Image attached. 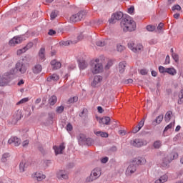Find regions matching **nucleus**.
Here are the masks:
<instances>
[{
  "instance_id": "obj_1",
  "label": "nucleus",
  "mask_w": 183,
  "mask_h": 183,
  "mask_svg": "<svg viewBox=\"0 0 183 183\" xmlns=\"http://www.w3.org/2000/svg\"><path fill=\"white\" fill-rule=\"evenodd\" d=\"M120 25L124 32H133V31L137 29V23L129 15H126L122 19Z\"/></svg>"
},
{
  "instance_id": "obj_2",
  "label": "nucleus",
  "mask_w": 183,
  "mask_h": 183,
  "mask_svg": "<svg viewBox=\"0 0 183 183\" xmlns=\"http://www.w3.org/2000/svg\"><path fill=\"white\" fill-rule=\"evenodd\" d=\"M16 78L14 74V70H9L0 76V86H6Z\"/></svg>"
},
{
  "instance_id": "obj_3",
  "label": "nucleus",
  "mask_w": 183,
  "mask_h": 183,
  "mask_svg": "<svg viewBox=\"0 0 183 183\" xmlns=\"http://www.w3.org/2000/svg\"><path fill=\"white\" fill-rule=\"evenodd\" d=\"M11 71H14V75L16 77V74L24 75V74H26V71L28 70V67L25 62H24V59L21 60H19L16 64L15 67L10 69Z\"/></svg>"
},
{
  "instance_id": "obj_4",
  "label": "nucleus",
  "mask_w": 183,
  "mask_h": 183,
  "mask_svg": "<svg viewBox=\"0 0 183 183\" xmlns=\"http://www.w3.org/2000/svg\"><path fill=\"white\" fill-rule=\"evenodd\" d=\"M177 158H178V154L177 153L164 156L159 163L161 168L163 169L169 168V164H171L174 159H177Z\"/></svg>"
},
{
  "instance_id": "obj_5",
  "label": "nucleus",
  "mask_w": 183,
  "mask_h": 183,
  "mask_svg": "<svg viewBox=\"0 0 183 183\" xmlns=\"http://www.w3.org/2000/svg\"><path fill=\"white\" fill-rule=\"evenodd\" d=\"M90 70L94 74H100L104 71V66L102 63H99V59H96L95 60H92L90 62Z\"/></svg>"
},
{
  "instance_id": "obj_6",
  "label": "nucleus",
  "mask_w": 183,
  "mask_h": 183,
  "mask_svg": "<svg viewBox=\"0 0 183 183\" xmlns=\"http://www.w3.org/2000/svg\"><path fill=\"white\" fill-rule=\"evenodd\" d=\"M101 168L97 167L93 169L90 174V177L86 178V182H92V181H95V179H98L99 177H101Z\"/></svg>"
},
{
  "instance_id": "obj_7",
  "label": "nucleus",
  "mask_w": 183,
  "mask_h": 183,
  "mask_svg": "<svg viewBox=\"0 0 183 183\" xmlns=\"http://www.w3.org/2000/svg\"><path fill=\"white\" fill-rule=\"evenodd\" d=\"M86 15V13H85L84 11H80L77 14L71 16L69 21L71 24H74L75 22H79V21H82V19L85 18Z\"/></svg>"
},
{
  "instance_id": "obj_8",
  "label": "nucleus",
  "mask_w": 183,
  "mask_h": 183,
  "mask_svg": "<svg viewBox=\"0 0 183 183\" xmlns=\"http://www.w3.org/2000/svg\"><path fill=\"white\" fill-rule=\"evenodd\" d=\"M129 49H131L133 52H139L144 49V46L141 44H135V42L130 41L127 44Z\"/></svg>"
},
{
  "instance_id": "obj_9",
  "label": "nucleus",
  "mask_w": 183,
  "mask_h": 183,
  "mask_svg": "<svg viewBox=\"0 0 183 183\" xmlns=\"http://www.w3.org/2000/svg\"><path fill=\"white\" fill-rule=\"evenodd\" d=\"M148 142L147 140H143L141 139H135L132 140L131 145L132 147H136L137 148H141V147H144V145H147Z\"/></svg>"
},
{
  "instance_id": "obj_10",
  "label": "nucleus",
  "mask_w": 183,
  "mask_h": 183,
  "mask_svg": "<svg viewBox=\"0 0 183 183\" xmlns=\"http://www.w3.org/2000/svg\"><path fill=\"white\" fill-rule=\"evenodd\" d=\"M24 40H25L24 35L15 36L9 41V44L11 46L14 45H18V44H21Z\"/></svg>"
},
{
  "instance_id": "obj_11",
  "label": "nucleus",
  "mask_w": 183,
  "mask_h": 183,
  "mask_svg": "<svg viewBox=\"0 0 183 183\" xmlns=\"http://www.w3.org/2000/svg\"><path fill=\"white\" fill-rule=\"evenodd\" d=\"M124 18V13L122 11H117L112 15V18L109 20V24H114L115 21H119Z\"/></svg>"
},
{
  "instance_id": "obj_12",
  "label": "nucleus",
  "mask_w": 183,
  "mask_h": 183,
  "mask_svg": "<svg viewBox=\"0 0 183 183\" xmlns=\"http://www.w3.org/2000/svg\"><path fill=\"white\" fill-rule=\"evenodd\" d=\"M137 171V165L134 164L132 162H130L126 170V175H132Z\"/></svg>"
},
{
  "instance_id": "obj_13",
  "label": "nucleus",
  "mask_w": 183,
  "mask_h": 183,
  "mask_svg": "<svg viewBox=\"0 0 183 183\" xmlns=\"http://www.w3.org/2000/svg\"><path fill=\"white\" fill-rule=\"evenodd\" d=\"M56 177L58 179H68L69 177L68 176V172L65 170H59L56 173Z\"/></svg>"
},
{
  "instance_id": "obj_14",
  "label": "nucleus",
  "mask_w": 183,
  "mask_h": 183,
  "mask_svg": "<svg viewBox=\"0 0 183 183\" xmlns=\"http://www.w3.org/2000/svg\"><path fill=\"white\" fill-rule=\"evenodd\" d=\"M21 141L20 140V139L16 137H11L8 140V144H13V145H14V147H19V145H21Z\"/></svg>"
},
{
  "instance_id": "obj_15",
  "label": "nucleus",
  "mask_w": 183,
  "mask_h": 183,
  "mask_svg": "<svg viewBox=\"0 0 183 183\" xmlns=\"http://www.w3.org/2000/svg\"><path fill=\"white\" fill-rule=\"evenodd\" d=\"M32 177L34 179H36V181H43V179H45L46 178V176L44 174L41 172H36V173L33 174Z\"/></svg>"
},
{
  "instance_id": "obj_16",
  "label": "nucleus",
  "mask_w": 183,
  "mask_h": 183,
  "mask_svg": "<svg viewBox=\"0 0 183 183\" xmlns=\"http://www.w3.org/2000/svg\"><path fill=\"white\" fill-rule=\"evenodd\" d=\"M77 63L79 65V68L80 70L83 71L84 69H86V68H88V62L85 61L84 59H79L77 60Z\"/></svg>"
},
{
  "instance_id": "obj_17",
  "label": "nucleus",
  "mask_w": 183,
  "mask_h": 183,
  "mask_svg": "<svg viewBox=\"0 0 183 183\" xmlns=\"http://www.w3.org/2000/svg\"><path fill=\"white\" fill-rule=\"evenodd\" d=\"M145 124V117H144L137 124V126H136L133 130L132 132L133 134H137V132H139V131H141V128H142V127H144V124Z\"/></svg>"
},
{
  "instance_id": "obj_18",
  "label": "nucleus",
  "mask_w": 183,
  "mask_h": 183,
  "mask_svg": "<svg viewBox=\"0 0 183 183\" xmlns=\"http://www.w3.org/2000/svg\"><path fill=\"white\" fill-rule=\"evenodd\" d=\"M96 118L99 120V124H102V125H108L111 122V118H109V117H104L101 118L98 116H96Z\"/></svg>"
},
{
  "instance_id": "obj_19",
  "label": "nucleus",
  "mask_w": 183,
  "mask_h": 183,
  "mask_svg": "<svg viewBox=\"0 0 183 183\" xmlns=\"http://www.w3.org/2000/svg\"><path fill=\"white\" fill-rule=\"evenodd\" d=\"M50 65H51L53 71H56L57 69H61V66H62V64L56 61V59L51 60Z\"/></svg>"
},
{
  "instance_id": "obj_20",
  "label": "nucleus",
  "mask_w": 183,
  "mask_h": 183,
  "mask_svg": "<svg viewBox=\"0 0 183 183\" xmlns=\"http://www.w3.org/2000/svg\"><path fill=\"white\" fill-rule=\"evenodd\" d=\"M33 74L38 75L42 72V65L39 64H36L31 69Z\"/></svg>"
},
{
  "instance_id": "obj_21",
  "label": "nucleus",
  "mask_w": 183,
  "mask_h": 183,
  "mask_svg": "<svg viewBox=\"0 0 183 183\" xmlns=\"http://www.w3.org/2000/svg\"><path fill=\"white\" fill-rule=\"evenodd\" d=\"M53 149L54 150L56 155H59V154H62L63 149H65V145L64 143H61L59 147L54 146Z\"/></svg>"
},
{
  "instance_id": "obj_22",
  "label": "nucleus",
  "mask_w": 183,
  "mask_h": 183,
  "mask_svg": "<svg viewBox=\"0 0 183 183\" xmlns=\"http://www.w3.org/2000/svg\"><path fill=\"white\" fill-rule=\"evenodd\" d=\"M38 56L39 59V61H41V62H44L46 59V57L45 56V48L41 47L38 53Z\"/></svg>"
},
{
  "instance_id": "obj_23",
  "label": "nucleus",
  "mask_w": 183,
  "mask_h": 183,
  "mask_svg": "<svg viewBox=\"0 0 183 183\" xmlns=\"http://www.w3.org/2000/svg\"><path fill=\"white\" fill-rule=\"evenodd\" d=\"M102 81V77L101 76H94L91 85L92 86H93V88H95L97 85H98V84H99V82H101Z\"/></svg>"
},
{
  "instance_id": "obj_24",
  "label": "nucleus",
  "mask_w": 183,
  "mask_h": 183,
  "mask_svg": "<svg viewBox=\"0 0 183 183\" xmlns=\"http://www.w3.org/2000/svg\"><path fill=\"white\" fill-rule=\"evenodd\" d=\"M168 181V174H164L160 177L159 179H157L154 181V183H165Z\"/></svg>"
},
{
  "instance_id": "obj_25",
  "label": "nucleus",
  "mask_w": 183,
  "mask_h": 183,
  "mask_svg": "<svg viewBox=\"0 0 183 183\" xmlns=\"http://www.w3.org/2000/svg\"><path fill=\"white\" fill-rule=\"evenodd\" d=\"M127 66V61H122L119 64V71L120 74H124L125 72V68Z\"/></svg>"
},
{
  "instance_id": "obj_26",
  "label": "nucleus",
  "mask_w": 183,
  "mask_h": 183,
  "mask_svg": "<svg viewBox=\"0 0 183 183\" xmlns=\"http://www.w3.org/2000/svg\"><path fill=\"white\" fill-rule=\"evenodd\" d=\"M162 119H164V115H159L153 122L152 125L154 127L158 125L160 122H162Z\"/></svg>"
},
{
  "instance_id": "obj_27",
  "label": "nucleus",
  "mask_w": 183,
  "mask_h": 183,
  "mask_svg": "<svg viewBox=\"0 0 183 183\" xmlns=\"http://www.w3.org/2000/svg\"><path fill=\"white\" fill-rule=\"evenodd\" d=\"M59 79V76L56 74H53L51 76L47 77V82H51V81H56Z\"/></svg>"
},
{
  "instance_id": "obj_28",
  "label": "nucleus",
  "mask_w": 183,
  "mask_h": 183,
  "mask_svg": "<svg viewBox=\"0 0 183 183\" xmlns=\"http://www.w3.org/2000/svg\"><path fill=\"white\" fill-rule=\"evenodd\" d=\"M28 168V164L26 162H21L19 164V171L20 172H25Z\"/></svg>"
},
{
  "instance_id": "obj_29",
  "label": "nucleus",
  "mask_w": 183,
  "mask_h": 183,
  "mask_svg": "<svg viewBox=\"0 0 183 183\" xmlns=\"http://www.w3.org/2000/svg\"><path fill=\"white\" fill-rule=\"evenodd\" d=\"M177 104H179V105H182L183 104V89H182L178 93Z\"/></svg>"
},
{
  "instance_id": "obj_30",
  "label": "nucleus",
  "mask_w": 183,
  "mask_h": 183,
  "mask_svg": "<svg viewBox=\"0 0 183 183\" xmlns=\"http://www.w3.org/2000/svg\"><path fill=\"white\" fill-rule=\"evenodd\" d=\"M94 134L97 137H102V138H108L109 137V134L105 132H94Z\"/></svg>"
},
{
  "instance_id": "obj_31",
  "label": "nucleus",
  "mask_w": 183,
  "mask_h": 183,
  "mask_svg": "<svg viewBox=\"0 0 183 183\" xmlns=\"http://www.w3.org/2000/svg\"><path fill=\"white\" fill-rule=\"evenodd\" d=\"M166 74H169V75H177V70L174 69V67L167 68Z\"/></svg>"
},
{
  "instance_id": "obj_32",
  "label": "nucleus",
  "mask_w": 183,
  "mask_h": 183,
  "mask_svg": "<svg viewBox=\"0 0 183 183\" xmlns=\"http://www.w3.org/2000/svg\"><path fill=\"white\" fill-rule=\"evenodd\" d=\"M135 162L137 165H144V164H147V160L144 157H139L135 159Z\"/></svg>"
},
{
  "instance_id": "obj_33",
  "label": "nucleus",
  "mask_w": 183,
  "mask_h": 183,
  "mask_svg": "<svg viewBox=\"0 0 183 183\" xmlns=\"http://www.w3.org/2000/svg\"><path fill=\"white\" fill-rule=\"evenodd\" d=\"M107 44H108L107 39H101V40H98L96 42V45H97V46H105Z\"/></svg>"
},
{
  "instance_id": "obj_34",
  "label": "nucleus",
  "mask_w": 183,
  "mask_h": 183,
  "mask_svg": "<svg viewBox=\"0 0 183 183\" xmlns=\"http://www.w3.org/2000/svg\"><path fill=\"white\" fill-rule=\"evenodd\" d=\"M56 96L53 95L49 99V104H50L51 106L55 105V104H56Z\"/></svg>"
},
{
  "instance_id": "obj_35",
  "label": "nucleus",
  "mask_w": 183,
  "mask_h": 183,
  "mask_svg": "<svg viewBox=\"0 0 183 183\" xmlns=\"http://www.w3.org/2000/svg\"><path fill=\"white\" fill-rule=\"evenodd\" d=\"M153 147L155 149H159L160 147H162V142L161 140H157L154 142Z\"/></svg>"
},
{
  "instance_id": "obj_36",
  "label": "nucleus",
  "mask_w": 183,
  "mask_h": 183,
  "mask_svg": "<svg viewBox=\"0 0 183 183\" xmlns=\"http://www.w3.org/2000/svg\"><path fill=\"white\" fill-rule=\"evenodd\" d=\"M75 102H78V96H74L73 97H70L67 100V104H75Z\"/></svg>"
},
{
  "instance_id": "obj_37",
  "label": "nucleus",
  "mask_w": 183,
  "mask_h": 183,
  "mask_svg": "<svg viewBox=\"0 0 183 183\" xmlns=\"http://www.w3.org/2000/svg\"><path fill=\"white\" fill-rule=\"evenodd\" d=\"M21 118H22V116L21 115H14L13 116V119L11 120V124H16L18 122V121H19L21 119Z\"/></svg>"
},
{
  "instance_id": "obj_38",
  "label": "nucleus",
  "mask_w": 183,
  "mask_h": 183,
  "mask_svg": "<svg viewBox=\"0 0 183 183\" xmlns=\"http://www.w3.org/2000/svg\"><path fill=\"white\" fill-rule=\"evenodd\" d=\"M125 49V46L121 44H117V51L118 52H122V51H124Z\"/></svg>"
},
{
  "instance_id": "obj_39",
  "label": "nucleus",
  "mask_w": 183,
  "mask_h": 183,
  "mask_svg": "<svg viewBox=\"0 0 183 183\" xmlns=\"http://www.w3.org/2000/svg\"><path fill=\"white\" fill-rule=\"evenodd\" d=\"M71 41H61L59 44L60 46H68V45H70Z\"/></svg>"
},
{
  "instance_id": "obj_40",
  "label": "nucleus",
  "mask_w": 183,
  "mask_h": 183,
  "mask_svg": "<svg viewBox=\"0 0 183 183\" xmlns=\"http://www.w3.org/2000/svg\"><path fill=\"white\" fill-rule=\"evenodd\" d=\"M174 122H171L170 124H169L164 129V132H167V131H169V129H172V128H174Z\"/></svg>"
},
{
  "instance_id": "obj_41",
  "label": "nucleus",
  "mask_w": 183,
  "mask_h": 183,
  "mask_svg": "<svg viewBox=\"0 0 183 183\" xmlns=\"http://www.w3.org/2000/svg\"><path fill=\"white\" fill-rule=\"evenodd\" d=\"M146 29L149 32H154V31H155V29H156V27H155V26H153V25H147L146 26Z\"/></svg>"
},
{
  "instance_id": "obj_42",
  "label": "nucleus",
  "mask_w": 183,
  "mask_h": 183,
  "mask_svg": "<svg viewBox=\"0 0 183 183\" xmlns=\"http://www.w3.org/2000/svg\"><path fill=\"white\" fill-rule=\"evenodd\" d=\"M29 101V98L24 97V98L21 99L20 101H19L16 103V105H21V104H25V102H28Z\"/></svg>"
},
{
  "instance_id": "obj_43",
  "label": "nucleus",
  "mask_w": 183,
  "mask_h": 183,
  "mask_svg": "<svg viewBox=\"0 0 183 183\" xmlns=\"http://www.w3.org/2000/svg\"><path fill=\"white\" fill-rule=\"evenodd\" d=\"M9 157H10L9 153L4 154L2 157H1V161L3 162H6V161H8V158H9Z\"/></svg>"
},
{
  "instance_id": "obj_44",
  "label": "nucleus",
  "mask_w": 183,
  "mask_h": 183,
  "mask_svg": "<svg viewBox=\"0 0 183 183\" xmlns=\"http://www.w3.org/2000/svg\"><path fill=\"white\" fill-rule=\"evenodd\" d=\"M58 16V11L54 10L50 14L51 19H55Z\"/></svg>"
},
{
  "instance_id": "obj_45",
  "label": "nucleus",
  "mask_w": 183,
  "mask_h": 183,
  "mask_svg": "<svg viewBox=\"0 0 183 183\" xmlns=\"http://www.w3.org/2000/svg\"><path fill=\"white\" fill-rule=\"evenodd\" d=\"M77 139L79 141H80V142H84V141H85L86 138H85V134H80L77 136Z\"/></svg>"
},
{
  "instance_id": "obj_46",
  "label": "nucleus",
  "mask_w": 183,
  "mask_h": 183,
  "mask_svg": "<svg viewBox=\"0 0 183 183\" xmlns=\"http://www.w3.org/2000/svg\"><path fill=\"white\" fill-rule=\"evenodd\" d=\"M172 58L175 61V62H178V61H179V56H178L177 53H172Z\"/></svg>"
},
{
  "instance_id": "obj_47",
  "label": "nucleus",
  "mask_w": 183,
  "mask_h": 183,
  "mask_svg": "<svg viewBox=\"0 0 183 183\" xmlns=\"http://www.w3.org/2000/svg\"><path fill=\"white\" fill-rule=\"evenodd\" d=\"M112 65H114V61L112 60H109L105 66V69H109Z\"/></svg>"
},
{
  "instance_id": "obj_48",
  "label": "nucleus",
  "mask_w": 183,
  "mask_h": 183,
  "mask_svg": "<svg viewBox=\"0 0 183 183\" xmlns=\"http://www.w3.org/2000/svg\"><path fill=\"white\" fill-rule=\"evenodd\" d=\"M34 46V43L33 42H29L24 48L26 49V51H28V49H31Z\"/></svg>"
},
{
  "instance_id": "obj_49",
  "label": "nucleus",
  "mask_w": 183,
  "mask_h": 183,
  "mask_svg": "<svg viewBox=\"0 0 183 183\" xmlns=\"http://www.w3.org/2000/svg\"><path fill=\"white\" fill-rule=\"evenodd\" d=\"M159 71L160 74H167V68L164 67L163 66H159Z\"/></svg>"
},
{
  "instance_id": "obj_50",
  "label": "nucleus",
  "mask_w": 183,
  "mask_h": 183,
  "mask_svg": "<svg viewBox=\"0 0 183 183\" xmlns=\"http://www.w3.org/2000/svg\"><path fill=\"white\" fill-rule=\"evenodd\" d=\"M56 112H57V114H62V112H64V106L57 107Z\"/></svg>"
},
{
  "instance_id": "obj_51",
  "label": "nucleus",
  "mask_w": 183,
  "mask_h": 183,
  "mask_svg": "<svg viewBox=\"0 0 183 183\" xmlns=\"http://www.w3.org/2000/svg\"><path fill=\"white\" fill-rule=\"evenodd\" d=\"M25 52H26V50L24 49V47H23L22 49H20L17 50L16 54L17 55H22V54H25Z\"/></svg>"
},
{
  "instance_id": "obj_52",
  "label": "nucleus",
  "mask_w": 183,
  "mask_h": 183,
  "mask_svg": "<svg viewBox=\"0 0 183 183\" xmlns=\"http://www.w3.org/2000/svg\"><path fill=\"white\" fill-rule=\"evenodd\" d=\"M66 131H68V132H71V131L74 129V127H72V124H71V123H68L66 127Z\"/></svg>"
},
{
  "instance_id": "obj_53",
  "label": "nucleus",
  "mask_w": 183,
  "mask_h": 183,
  "mask_svg": "<svg viewBox=\"0 0 183 183\" xmlns=\"http://www.w3.org/2000/svg\"><path fill=\"white\" fill-rule=\"evenodd\" d=\"M172 11H181V6L176 4L172 6Z\"/></svg>"
},
{
  "instance_id": "obj_54",
  "label": "nucleus",
  "mask_w": 183,
  "mask_h": 183,
  "mask_svg": "<svg viewBox=\"0 0 183 183\" xmlns=\"http://www.w3.org/2000/svg\"><path fill=\"white\" fill-rule=\"evenodd\" d=\"M134 11H135V8L134 7V6H131L129 9H128V14H129L130 15H132L134 14Z\"/></svg>"
},
{
  "instance_id": "obj_55",
  "label": "nucleus",
  "mask_w": 183,
  "mask_h": 183,
  "mask_svg": "<svg viewBox=\"0 0 183 183\" xmlns=\"http://www.w3.org/2000/svg\"><path fill=\"white\" fill-rule=\"evenodd\" d=\"M169 64H171V60L169 59V55H167L165 59L164 65H169Z\"/></svg>"
},
{
  "instance_id": "obj_56",
  "label": "nucleus",
  "mask_w": 183,
  "mask_h": 183,
  "mask_svg": "<svg viewBox=\"0 0 183 183\" xmlns=\"http://www.w3.org/2000/svg\"><path fill=\"white\" fill-rule=\"evenodd\" d=\"M55 34H56V31L52 29H49V31L48 32V35H50V36H54V35H55Z\"/></svg>"
},
{
  "instance_id": "obj_57",
  "label": "nucleus",
  "mask_w": 183,
  "mask_h": 183,
  "mask_svg": "<svg viewBox=\"0 0 183 183\" xmlns=\"http://www.w3.org/2000/svg\"><path fill=\"white\" fill-rule=\"evenodd\" d=\"M29 144V140H25L22 143V147L25 148V147H28Z\"/></svg>"
},
{
  "instance_id": "obj_58",
  "label": "nucleus",
  "mask_w": 183,
  "mask_h": 183,
  "mask_svg": "<svg viewBox=\"0 0 183 183\" xmlns=\"http://www.w3.org/2000/svg\"><path fill=\"white\" fill-rule=\"evenodd\" d=\"M108 157H104L101 159L102 164H107L108 162Z\"/></svg>"
},
{
  "instance_id": "obj_59",
  "label": "nucleus",
  "mask_w": 183,
  "mask_h": 183,
  "mask_svg": "<svg viewBox=\"0 0 183 183\" xmlns=\"http://www.w3.org/2000/svg\"><path fill=\"white\" fill-rule=\"evenodd\" d=\"M132 82H134L132 79H127L124 81V84H132Z\"/></svg>"
},
{
  "instance_id": "obj_60",
  "label": "nucleus",
  "mask_w": 183,
  "mask_h": 183,
  "mask_svg": "<svg viewBox=\"0 0 183 183\" xmlns=\"http://www.w3.org/2000/svg\"><path fill=\"white\" fill-rule=\"evenodd\" d=\"M97 111L99 114H102V112H104V109H102V107L99 106L97 107Z\"/></svg>"
},
{
  "instance_id": "obj_61",
  "label": "nucleus",
  "mask_w": 183,
  "mask_h": 183,
  "mask_svg": "<svg viewBox=\"0 0 183 183\" xmlns=\"http://www.w3.org/2000/svg\"><path fill=\"white\" fill-rule=\"evenodd\" d=\"M162 28H164V24L163 23H159L158 26H157V29L159 31H161V29H162Z\"/></svg>"
},
{
  "instance_id": "obj_62",
  "label": "nucleus",
  "mask_w": 183,
  "mask_h": 183,
  "mask_svg": "<svg viewBox=\"0 0 183 183\" xmlns=\"http://www.w3.org/2000/svg\"><path fill=\"white\" fill-rule=\"evenodd\" d=\"M140 74L141 75H147V74H148V71H147V69H142L140 71Z\"/></svg>"
},
{
  "instance_id": "obj_63",
  "label": "nucleus",
  "mask_w": 183,
  "mask_h": 183,
  "mask_svg": "<svg viewBox=\"0 0 183 183\" xmlns=\"http://www.w3.org/2000/svg\"><path fill=\"white\" fill-rule=\"evenodd\" d=\"M164 119L167 122H169V119H171V115H165Z\"/></svg>"
},
{
  "instance_id": "obj_64",
  "label": "nucleus",
  "mask_w": 183,
  "mask_h": 183,
  "mask_svg": "<svg viewBox=\"0 0 183 183\" xmlns=\"http://www.w3.org/2000/svg\"><path fill=\"white\" fill-rule=\"evenodd\" d=\"M151 74H152V76L154 77L157 76V75H158V73L155 70H152L151 71Z\"/></svg>"
}]
</instances>
